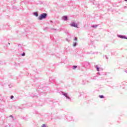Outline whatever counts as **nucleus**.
Returning <instances> with one entry per match:
<instances>
[{
  "label": "nucleus",
  "instance_id": "obj_11",
  "mask_svg": "<svg viewBox=\"0 0 127 127\" xmlns=\"http://www.w3.org/2000/svg\"><path fill=\"white\" fill-rule=\"evenodd\" d=\"M96 68H97V71H99V67H97Z\"/></svg>",
  "mask_w": 127,
  "mask_h": 127
},
{
  "label": "nucleus",
  "instance_id": "obj_6",
  "mask_svg": "<svg viewBox=\"0 0 127 127\" xmlns=\"http://www.w3.org/2000/svg\"><path fill=\"white\" fill-rule=\"evenodd\" d=\"M99 98H101V99H104V96H103V95H99Z\"/></svg>",
  "mask_w": 127,
  "mask_h": 127
},
{
  "label": "nucleus",
  "instance_id": "obj_5",
  "mask_svg": "<svg viewBox=\"0 0 127 127\" xmlns=\"http://www.w3.org/2000/svg\"><path fill=\"white\" fill-rule=\"evenodd\" d=\"M63 19H64V20H67V16H64Z\"/></svg>",
  "mask_w": 127,
  "mask_h": 127
},
{
  "label": "nucleus",
  "instance_id": "obj_2",
  "mask_svg": "<svg viewBox=\"0 0 127 127\" xmlns=\"http://www.w3.org/2000/svg\"><path fill=\"white\" fill-rule=\"evenodd\" d=\"M70 25H71V26H73V27H78V24H77L74 22L71 23Z\"/></svg>",
  "mask_w": 127,
  "mask_h": 127
},
{
  "label": "nucleus",
  "instance_id": "obj_1",
  "mask_svg": "<svg viewBox=\"0 0 127 127\" xmlns=\"http://www.w3.org/2000/svg\"><path fill=\"white\" fill-rule=\"evenodd\" d=\"M46 16H47V14L43 13L40 16H39L38 19H39V20H42V19L46 18Z\"/></svg>",
  "mask_w": 127,
  "mask_h": 127
},
{
  "label": "nucleus",
  "instance_id": "obj_12",
  "mask_svg": "<svg viewBox=\"0 0 127 127\" xmlns=\"http://www.w3.org/2000/svg\"><path fill=\"white\" fill-rule=\"evenodd\" d=\"M11 99H13V96L12 95V96H11Z\"/></svg>",
  "mask_w": 127,
  "mask_h": 127
},
{
  "label": "nucleus",
  "instance_id": "obj_9",
  "mask_svg": "<svg viewBox=\"0 0 127 127\" xmlns=\"http://www.w3.org/2000/svg\"><path fill=\"white\" fill-rule=\"evenodd\" d=\"M76 68H77V66L76 65L73 66V69H76Z\"/></svg>",
  "mask_w": 127,
  "mask_h": 127
},
{
  "label": "nucleus",
  "instance_id": "obj_15",
  "mask_svg": "<svg viewBox=\"0 0 127 127\" xmlns=\"http://www.w3.org/2000/svg\"><path fill=\"white\" fill-rule=\"evenodd\" d=\"M125 1H127V0H125Z\"/></svg>",
  "mask_w": 127,
  "mask_h": 127
},
{
  "label": "nucleus",
  "instance_id": "obj_8",
  "mask_svg": "<svg viewBox=\"0 0 127 127\" xmlns=\"http://www.w3.org/2000/svg\"><path fill=\"white\" fill-rule=\"evenodd\" d=\"M42 127H46V125H45V124H43V125L42 126Z\"/></svg>",
  "mask_w": 127,
  "mask_h": 127
},
{
  "label": "nucleus",
  "instance_id": "obj_4",
  "mask_svg": "<svg viewBox=\"0 0 127 127\" xmlns=\"http://www.w3.org/2000/svg\"><path fill=\"white\" fill-rule=\"evenodd\" d=\"M34 15H35V16H38V13H37V12H34Z\"/></svg>",
  "mask_w": 127,
  "mask_h": 127
},
{
  "label": "nucleus",
  "instance_id": "obj_3",
  "mask_svg": "<svg viewBox=\"0 0 127 127\" xmlns=\"http://www.w3.org/2000/svg\"><path fill=\"white\" fill-rule=\"evenodd\" d=\"M118 37H120V38H124V39H127V37L126 36L119 35Z\"/></svg>",
  "mask_w": 127,
  "mask_h": 127
},
{
  "label": "nucleus",
  "instance_id": "obj_13",
  "mask_svg": "<svg viewBox=\"0 0 127 127\" xmlns=\"http://www.w3.org/2000/svg\"><path fill=\"white\" fill-rule=\"evenodd\" d=\"M74 40H77V38L75 37V38H74Z\"/></svg>",
  "mask_w": 127,
  "mask_h": 127
},
{
  "label": "nucleus",
  "instance_id": "obj_10",
  "mask_svg": "<svg viewBox=\"0 0 127 127\" xmlns=\"http://www.w3.org/2000/svg\"><path fill=\"white\" fill-rule=\"evenodd\" d=\"M76 43H73V46L75 47V46H76Z\"/></svg>",
  "mask_w": 127,
  "mask_h": 127
},
{
  "label": "nucleus",
  "instance_id": "obj_7",
  "mask_svg": "<svg viewBox=\"0 0 127 127\" xmlns=\"http://www.w3.org/2000/svg\"><path fill=\"white\" fill-rule=\"evenodd\" d=\"M22 56H25V53H23L21 54Z\"/></svg>",
  "mask_w": 127,
  "mask_h": 127
},
{
  "label": "nucleus",
  "instance_id": "obj_14",
  "mask_svg": "<svg viewBox=\"0 0 127 127\" xmlns=\"http://www.w3.org/2000/svg\"><path fill=\"white\" fill-rule=\"evenodd\" d=\"M97 27V26H94V25L92 26V27Z\"/></svg>",
  "mask_w": 127,
  "mask_h": 127
}]
</instances>
